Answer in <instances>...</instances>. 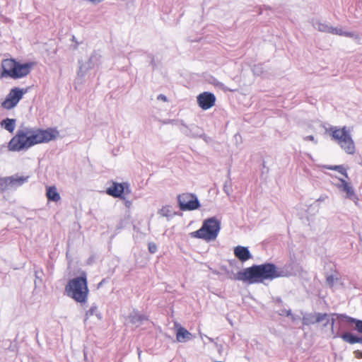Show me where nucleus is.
Here are the masks:
<instances>
[{
    "label": "nucleus",
    "mask_w": 362,
    "mask_h": 362,
    "mask_svg": "<svg viewBox=\"0 0 362 362\" xmlns=\"http://www.w3.org/2000/svg\"><path fill=\"white\" fill-rule=\"evenodd\" d=\"M221 229V222L214 217L206 219L200 229L192 232L189 235L194 238L202 239L206 242L215 240Z\"/></svg>",
    "instance_id": "nucleus-5"
},
{
    "label": "nucleus",
    "mask_w": 362,
    "mask_h": 362,
    "mask_svg": "<svg viewBox=\"0 0 362 362\" xmlns=\"http://www.w3.org/2000/svg\"><path fill=\"white\" fill-rule=\"evenodd\" d=\"M339 182L334 185L341 192L345 193V198L356 202L358 198L351 183L346 182L344 178L337 177Z\"/></svg>",
    "instance_id": "nucleus-10"
},
{
    "label": "nucleus",
    "mask_w": 362,
    "mask_h": 362,
    "mask_svg": "<svg viewBox=\"0 0 362 362\" xmlns=\"http://www.w3.org/2000/svg\"><path fill=\"white\" fill-rule=\"evenodd\" d=\"M28 180V177L14 175L5 178H0V185L4 183L8 187H15L23 185Z\"/></svg>",
    "instance_id": "nucleus-16"
},
{
    "label": "nucleus",
    "mask_w": 362,
    "mask_h": 362,
    "mask_svg": "<svg viewBox=\"0 0 362 362\" xmlns=\"http://www.w3.org/2000/svg\"><path fill=\"white\" fill-rule=\"evenodd\" d=\"M59 132L53 129L42 130L23 127L18 130L17 134L8 143V148L12 151H20L40 143H47L55 139Z\"/></svg>",
    "instance_id": "nucleus-1"
},
{
    "label": "nucleus",
    "mask_w": 362,
    "mask_h": 362,
    "mask_svg": "<svg viewBox=\"0 0 362 362\" xmlns=\"http://www.w3.org/2000/svg\"><path fill=\"white\" fill-rule=\"evenodd\" d=\"M235 256L241 262H245L252 258L248 249L243 246H237L234 248Z\"/></svg>",
    "instance_id": "nucleus-18"
},
{
    "label": "nucleus",
    "mask_w": 362,
    "mask_h": 362,
    "mask_svg": "<svg viewBox=\"0 0 362 362\" xmlns=\"http://www.w3.org/2000/svg\"><path fill=\"white\" fill-rule=\"evenodd\" d=\"M158 214L161 216L170 218L175 214V212L172 210L170 206H165L159 210Z\"/></svg>",
    "instance_id": "nucleus-25"
},
{
    "label": "nucleus",
    "mask_w": 362,
    "mask_h": 362,
    "mask_svg": "<svg viewBox=\"0 0 362 362\" xmlns=\"http://www.w3.org/2000/svg\"><path fill=\"white\" fill-rule=\"evenodd\" d=\"M216 98L214 94L204 92L197 96V103L203 110H208L215 104Z\"/></svg>",
    "instance_id": "nucleus-11"
},
{
    "label": "nucleus",
    "mask_w": 362,
    "mask_h": 362,
    "mask_svg": "<svg viewBox=\"0 0 362 362\" xmlns=\"http://www.w3.org/2000/svg\"><path fill=\"white\" fill-rule=\"evenodd\" d=\"M17 62L11 59H4L1 63L3 69L2 76H9L12 78L15 66H16Z\"/></svg>",
    "instance_id": "nucleus-17"
},
{
    "label": "nucleus",
    "mask_w": 362,
    "mask_h": 362,
    "mask_svg": "<svg viewBox=\"0 0 362 362\" xmlns=\"http://www.w3.org/2000/svg\"><path fill=\"white\" fill-rule=\"evenodd\" d=\"M304 140L305 141H313L315 144H317V140L315 139V137L312 135L310 136H307L304 138Z\"/></svg>",
    "instance_id": "nucleus-30"
},
{
    "label": "nucleus",
    "mask_w": 362,
    "mask_h": 362,
    "mask_svg": "<svg viewBox=\"0 0 362 362\" xmlns=\"http://www.w3.org/2000/svg\"><path fill=\"white\" fill-rule=\"evenodd\" d=\"M93 315H96V317L100 319V314L98 313V308L96 306L93 305L90 308V309L86 312V319L85 320H87V319Z\"/></svg>",
    "instance_id": "nucleus-27"
},
{
    "label": "nucleus",
    "mask_w": 362,
    "mask_h": 362,
    "mask_svg": "<svg viewBox=\"0 0 362 362\" xmlns=\"http://www.w3.org/2000/svg\"><path fill=\"white\" fill-rule=\"evenodd\" d=\"M313 25L315 29L320 32L329 33L334 35H338L356 39L358 37V35L354 33L344 31L341 28H333L318 21H313Z\"/></svg>",
    "instance_id": "nucleus-8"
},
{
    "label": "nucleus",
    "mask_w": 362,
    "mask_h": 362,
    "mask_svg": "<svg viewBox=\"0 0 362 362\" xmlns=\"http://www.w3.org/2000/svg\"><path fill=\"white\" fill-rule=\"evenodd\" d=\"M284 272L272 264L255 265L238 272L234 279L249 284L262 283L264 280L284 276Z\"/></svg>",
    "instance_id": "nucleus-2"
},
{
    "label": "nucleus",
    "mask_w": 362,
    "mask_h": 362,
    "mask_svg": "<svg viewBox=\"0 0 362 362\" xmlns=\"http://www.w3.org/2000/svg\"><path fill=\"white\" fill-rule=\"evenodd\" d=\"M130 192L129 189V185L127 183H117L113 182L112 185L107 188V194L112 196L114 197H120L123 192Z\"/></svg>",
    "instance_id": "nucleus-13"
},
{
    "label": "nucleus",
    "mask_w": 362,
    "mask_h": 362,
    "mask_svg": "<svg viewBox=\"0 0 362 362\" xmlns=\"http://www.w3.org/2000/svg\"><path fill=\"white\" fill-rule=\"evenodd\" d=\"M46 196L49 201L57 202L60 200L61 197L54 186L47 187Z\"/></svg>",
    "instance_id": "nucleus-21"
},
{
    "label": "nucleus",
    "mask_w": 362,
    "mask_h": 362,
    "mask_svg": "<svg viewBox=\"0 0 362 362\" xmlns=\"http://www.w3.org/2000/svg\"><path fill=\"white\" fill-rule=\"evenodd\" d=\"M148 250L151 253L153 254L157 251V246L154 243H150L148 244Z\"/></svg>",
    "instance_id": "nucleus-28"
},
{
    "label": "nucleus",
    "mask_w": 362,
    "mask_h": 362,
    "mask_svg": "<svg viewBox=\"0 0 362 362\" xmlns=\"http://www.w3.org/2000/svg\"><path fill=\"white\" fill-rule=\"evenodd\" d=\"M324 321L325 322L324 325L326 326L329 321L328 315L327 314H322L320 313L314 314H307L305 315L303 317V323L306 325L315 324L317 322H321Z\"/></svg>",
    "instance_id": "nucleus-12"
},
{
    "label": "nucleus",
    "mask_w": 362,
    "mask_h": 362,
    "mask_svg": "<svg viewBox=\"0 0 362 362\" xmlns=\"http://www.w3.org/2000/svg\"><path fill=\"white\" fill-rule=\"evenodd\" d=\"M34 64L32 62L21 64L19 62L16 63V66H15V70L13 71L12 78H19L28 75L31 69H33Z\"/></svg>",
    "instance_id": "nucleus-14"
},
{
    "label": "nucleus",
    "mask_w": 362,
    "mask_h": 362,
    "mask_svg": "<svg viewBox=\"0 0 362 362\" xmlns=\"http://www.w3.org/2000/svg\"><path fill=\"white\" fill-rule=\"evenodd\" d=\"M200 337L202 339L203 338V334L200 333Z\"/></svg>",
    "instance_id": "nucleus-36"
},
{
    "label": "nucleus",
    "mask_w": 362,
    "mask_h": 362,
    "mask_svg": "<svg viewBox=\"0 0 362 362\" xmlns=\"http://www.w3.org/2000/svg\"><path fill=\"white\" fill-rule=\"evenodd\" d=\"M129 322L132 324L136 325L137 326L141 322L146 320L144 315H141L139 312L134 310L129 316Z\"/></svg>",
    "instance_id": "nucleus-23"
},
{
    "label": "nucleus",
    "mask_w": 362,
    "mask_h": 362,
    "mask_svg": "<svg viewBox=\"0 0 362 362\" xmlns=\"http://www.w3.org/2000/svg\"><path fill=\"white\" fill-rule=\"evenodd\" d=\"M27 91L26 88H12L6 99L2 102L1 106L6 110L15 107Z\"/></svg>",
    "instance_id": "nucleus-7"
},
{
    "label": "nucleus",
    "mask_w": 362,
    "mask_h": 362,
    "mask_svg": "<svg viewBox=\"0 0 362 362\" xmlns=\"http://www.w3.org/2000/svg\"><path fill=\"white\" fill-rule=\"evenodd\" d=\"M335 280L336 279H334V277L333 276L330 275L327 277L326 283L328 286H329L331 287L334 285Z\"/></svg>",
    "instance_id": "nucleus-29"
},
{
    "label": "nucleus",
    "mask_w": 362,
    "mask_h": 362,
    "mask_svg": "<svg viewBox=\"0 0 362 362\" xmlns=\"http://www.w3.org/2000/svg\"><path fill=\"white\" fill-rule=\"evenodd\" d=\"M205 337H206V338H208V339H209V340L210 341H213V339H212V338H210V337H207V336H205Z\"/></svg>",
    "instance_id": "nucleus-34"
},
{
    "label": "nucleus",
    "mask_w": 362,
    "mask_h": 362,
    "mask_svg": "<svg viewBox=\"0 0 362 362\" xmlns=\"http://www.w3.org/2000/svg\"><path fill=\"white\" fill-rule=\"evenodd\" d=\"M180 129L186 136L193 138L202 137L204 135L202 129L194 124L187 126L182 124Z\"/></svg>",
    "instance_id": "nucleus-15"
},
{
    "label": "nucleus",
    "mask_w": 362,
    "mask_h": 362,
    "mask_svg": "<svg viewBox=\"0 0 362 362\" xmlns=\"http://www.w3.org/2000/svg\"><path fill=\"white\" fill-rule=\"evenodd\" d=\"M157 100H162L163 102H166L167 101V98L165 95H163V94H160L157 96Z\"/></svg>",
    "instance_id": "nucleus-33"
},
{
    "label": "nucleus",
    "mask_w": 362,
    "mask_h": 362,
    "mask_svg": "<svg viewBox=\"0 0 362 362\" xmlns=\"http://www.w3.org/2000/svg\"><path fill=\"white\" fill-rule=\"evenodd\" d=\"M65 290L67 296L76 302H86L88 295L86 275L83 273L81 276L70 280Z\"/></svg>",
    "instance_id": "nucleus-4"
},
{
    "label": "nucleus",
    "mask_w": 362,
    "mask_h": 362,
    "mask_svg": "<svg viewBox=\"0 0 362 362\" xmlns=\"http://www.w3.org/2000/svg\"><path fill=\"white\" fill-rule=\"evenodd\" d=\"M325 168L329 170H337L340 174L344 175L346 178H348V175L346 173V169L342 165H326L325 166Z\"/></svg>",
    "instance_id": "nucleus-26"
},
{
    "label": "nucleus",
    "mask_w": 362,
    "mask_h": 362,
    "mask_svg": "<svg viewBox=\"0 0 362 362\" xmlns=\"http://www.w3.org/2000/svg\"><path fill=\"white\" fill-rule=\"evenodd\" d=\"M333 315L336 316L341 320L346 321L348 322H354L356 324V330L362 334V320H358L343 314H334Z\"/></svg>",
    "instance_id": "nucleus-19"
},
{
    "label": "nucleus",
    "mask_w": 362,
    "mask_h": 362,
    "mask_svg": "<svg viewBox=\"0 0 362 362\" xmlns=\"http://www.w3.org/2000/svg\"><path fill=\"white\" fill-rule=\"evenodd\" d=\"M101 57L98 52H93L88 58H81L78 60V70L74 81L76 89L79 88L83 83L84 78L88 71L100 62Z\"/></svg>",
    "instance_id": "nucleus-6"
},
{
    "label": "nucleus",
    "mask_w": 362,
    "mask_h": 362,
    "mask_svg": "<svg viewBox=\"0 0 362 362\" xmlns=\"http://www.w3.org/2000/svg\"><path fill=\"white\" fill-rule=\"evenodd\" d=\"M253 71L255 74H260L262 73L261 69L259 66H255L253 69Z\"/></svg>",
    "instance_id": "nucleus-32"
},
{
    "label": "nucleus",
    "mask_w": 362,
    "mask_h": 362,
    "mask_svg": "<svg viewBox=\"0 0 362 362\" xmlns=\"http://www.w3.org/2000/svg\"><path fill=\"white\" fill-rule=\"evenodd\" d=\"M178 203L182 210H194L199 206V201L192 194H182L178 197Z\"/></svg>",
    "instance_id": "nucleus-9"
},
{
    "label": "nucleus",
    "mask_w": 362,
    "mask_h": 362,
    "mask_svg": "<svg viewBox=\"0 0 362 362\" xmlns=\"http://www.w3.org/2000/svg\"><path fill=\"white\" fill-rule=\"evenodd\" d=\"M1 126L9 132H13L16 127V120L13 119H6L1 122Z\"/></svg>",
    "instance_id": "nucleus-24"
},
{
    "label": "nucleus",
    "mask_w": 362,
    "mask_h": 362,
    "mask_svg": "<svg viewBox=\"0 0 362 362\" xmlns=\"http://www.w3.org/2000/svg\"><path fill=\"white\" fill-rule=\"evenodd\" d=\"M325 133L348 155H354L356 151L355 141L351 131L346 126H329L325 128Z\"/></svg>",
    "instance_id": "nucleus-3"
},
{
    "label": "nucleus",
    "mask_w": 362,
    "mask_h": 362,
    "mask_svg": "<svg viewBox=\"0 0 362 362\" xmlns=\"http://www.w3.org/2000/svg\"><path fill=\"white\" fill-rule=\"evenodd\" d=\"M354 354L356 358H362V351H354Z\"/></svg>",
    "instance_id": "nucleus-31"
},
{
    "label": "nucleus",
    "mask_w": 362,
    "mask_h": 362,
    "mask_svg": "<svg viewBox=\"0 0 362 362\" xmlns=\"http://www.w3.org/2000/svg\"><path fill=\"white\" fill-rule=\"evenodd\" d=\"M192 338V334L188 332L185 328L180 327L177 329L176 339L179 342H185L190 340Z\"/></svg>",
    "instance_id": "nucleus-20"
},
{
    "label": "nucleus",
    "mask_w": 362,
    "mask_h": 362,
    "mask_svg": "<svg viewBox=\"0 0 362 362\" xmlns=\"http://www.w3.org/2000/svg\"><path fill=\"white\" fill-rule=\"evenodd\" d=\"M341 339L351 344H356V343H362V337H358L356 336L353 335L350 332H345L341 336Z\"/></svg>",
    "instance_id": "nucleus-22"
},
{
    "label": "nucleus",
    "mask_w": 362,
    "mask_h": 362,
    "mask_svg": "<svg viewBox=\"0 0 362 362\" xmlns=\"http://www.w3.org/2000/svg\"><path fill=\"white\" fill-rule=\"evenodd\" d=\"M334 320L332 318V326H333V325H334Z\"/></svg>",
    "instance_id": "nucleus-35"
}]
</instances>
